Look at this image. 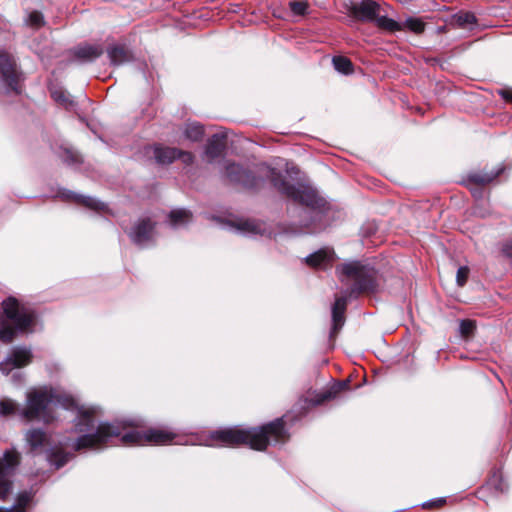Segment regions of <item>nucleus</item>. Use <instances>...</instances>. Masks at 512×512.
<instances>
[{
  "instance_id": "nucleus-1",
  "label": "nucleus",
  "mask_w": 512,
  "mask_h": 512,
  "mask_svg": "<svg viewBox=\"0 0 512 512\" xmlns=\"http://www.w3.org/2000/svg\"><path fill=\"white\" fill-rule=\"evenodd\" d=\"M125 427L118 423L99 422L96 419L95 408H78L75 419V431L82 435L77 438L73 447L76 451L84 448L101 450L110 445L142 446L146 444L165 445L181 444L175 441L176 434L151 428L146 431L135 429L124 432Z\"/></svg>"
},
{
  "instance_id": "nucleus-2",
  "label": "nucleus",
  "mask_w": 512,
  "mask_h": 512,
  "mask_svg": "<svg viewBox=\"0 0 512 512\" xmlns=\"http://www.w3.org/2000/svg\"><path fill=\"white\" fill-rule=\"evenodd\" d=\"M288 420L289 416L285 415L282 418H278L260 427L249 429L238 427L218 429L208 434L193 436L190 440L186 441L185 444L208 447L246 444L252 449L261 451L264 450L268 444H283L288 440L289 434L285 428V424Z\"/></svg>"
},
{
  "instance_id": "nucleus-3",
  "label": "nucleus",
  "mask_w": 512,
  "mask_h": 512,
  "mask_svg": "<svg viewBox=\"0 0 512 512\" xmlns=\"http://www.w3.org/2000/svg\"><path fill=\"white\" fill-rule=\"evenodd\" d=\"M268 177L282 195L304 206L303 212L309 220L302 223V226L307 228L309 233H315L326 227L330 208L314 188L302 183L290 184L286 177L274 168H269Z\"/></svg>"
},
{
  "instance_id": "nucleus-4",
  "label": "nucleus",
  "mask_w": 512,
  "mask_h": 512,
  "mask_svg": "<svg viewBox=\"0 0 512 512\" xmlns=\"http://www.w3.org/2000/svg\"><path fill=\"white\" fill-rule=\"evenodd\" d=\"M54 406L67 410L77 408L72 397L60 394L51 387L30 388L25 394V404L22 406L20 419L26 422L39 421L50 424L56 419L53 412Z\"/></svg>"
},
{
  "instance_id": "nucleus-5",
  "label": "nucleus",
  "mask_w": 512,
  "mask_h": 512,
  "mask_svg": "<svg viewBox=\"0 0 512 512\" xmlns=\"http://www.w3.org/2000/svg\"><path fill=\"white\" fill-rule=\"evenodd\" d=\"M2 311L13 326L0 324V339L11 342L17 333H32L36 322L35 311L21 303L13 296L7 297L2 302Z\"/></svg>"
},
{
  "instance_id": "nucleus-6",
  "label": "nucleus",
  "mask_w": 512,
  "mask_h": 512,
  "mask_svg": "<svg viewBox=\"0 0 512 512\" xmlns=\"http://www.w3.org/2000/svg\"><path fill=\"white\" fill-rule=\"evenodd\" d=\"M340 280L345 283L353 282L346 293L357 296L360 293H373L377 290V272L359 261L348 262L337 268Z\"/></svg>"
},
{
  "instance_id": "nucleus-7",
  "label": "nucleus",
  "mask_w": 512,
  "mask_h": 512,
  "mask_svg": "<svg viewBox=\"0 0 512 512\" xmlns=\"http://www.w3.org/2000/svg\"><path fill=\"white\" fill-rule=\"evenodd\" d=\"M24 439L33 455L45 452L46 459L56 469L63 467L70 458V454L51 447L50 436L41 428L28 429L24 434Z\"/></svg>"
},
{
  "instance_id": "nucleus-8",
  "label": "nucleus",
  "mask_w": 512,
  "mask_h": 512,
  "mask_svg": "<svg viewBox=\"0 0 512 512\" xmlns=\"http://www.w3.org/2000/svg\"><path fill=\"white\" fill-rule=\"evenodd\" d=\"M126 232L132 243L140 248L149 247L156 241L155 222L149 217L138 219Z\"/></svg>"
},
{
  "instance_id": "nucleus-9",
  "label": "nucleus",
  "mask_w": 512,
  "mask_h": 512,
  "mask_svg": "<svg viewBox=\"0 0 512 512\" xmlns=\"http://www.w3.org/2000/svg\"><path fill=\"white\" fill-rule=\"evenodd\" d=\"M20 463V454L16 451H6L0 458V500H5L12 491L9 477Z\"/></svg>"
},
{
  "instance_id": "nucleus-10",
  "label": "nucleus",
  "mask_w": 512,
  "mask_h": 512,
  "mask_svg": "<svg viewBox=\"0 0 512 512\" xmlns=\"http://www.w3.org/2000/svg\"><path fill=\"white\" fill-rule=\"evenodd\" d=\"M32 357L31 348L26 346H15L0 362V370L3 374L8 375L14 369H19L29 365L32 361Z\"/></svg>"
},
{
  "instance_id": "nucleus-11",
  "label": "nucleus",
  "mask_w": 512,
  "mask_h": 512,
  "mask_svg": "<svg viewBox=\"0 0 512 512\" xmlns=\"http://www.w3.org/2000/svg\"><path fill=\"white\" fill-rule=\"evenodd\" d=\"M20 74L14 60L5 52H0V78L7 93L20 94L18 87Z\"/></svg>"
},
{
  "instance_id": "nucleus-12",
  "label": "nucleus",
  "mask_w": 512,
  "mask_h": 512,
  "mask_svg": "<svg viewBox=\"0 0 512 512\" xmlns=\"http://www.w3.org/2000/svg\"><path fill=\"white\" fill-rule=\"evenodd\" d=\"M348 387V382L338 383L323 392H313L311 396L301 398L297 403V406H299L301 410L300 414H303V410L305 411L311 407L318 406L326 401L334 399L342 390Z\"/></svg>"
},
{
  "instance_id": "nucleus-13",
  "label": "nucleus",
  "mask_w": 512,
  "mask_h": 512,
  "mask_svg": "<svg viewBox=\"0 0 512 512\" xmlns=\"http://www.w3.org/2000/svg\"><path fill=\"white\" fill-rule=\"evenodd\" d=\"M153 155L157 163L170 164L177 158L181 159L184 164H191L193 162V155L190 152H185L177 148L163 147L156 145L153 147Z\"/></svg>"
},
{
  "instance_id": "nucleus-14",
  "label": "nucleus",
  "mask_w": 512,
  "mask_h": 512,
  "mask_svg": "<svg viewBox=\"0 0 512 512\" xmlns=\"http://www.w3.org/2000/svg\"><path fill=\"white\" fill-rule=\"evenodd\" d=\"M225 175L230 182L241 184L247 188H253L257 184L255 176L249 170L236 163H228L226 165Z\"/></svg>"
},
{
  "instance_id": "nucleus-15",
  "label": "nucleus",
  "mask_w": 512,
  "mask_h": 512,
  "mask_svg": "<svg viewBox=\"0 0 512 512\" xmlns=\"http://www.w3.org/2000/svg\"><path fill=\"white\" fill-rule=\"evenodd\" d=\"M380 6L373 0H363L360 3L352 4L349 14L363 22L375 21L379 14Z\"/></svg>"
},
{
  "instance_id": "nucleus-16",
  "label": "nucleus",
  "mask_w": 512,
  "mask_h": 512,
  "mask_svg": "<svg viewBox=\"0 0 512 512\" xmlns=\"http://www.w3.org/2000/svg\"><path fill=\"white\" fill-rule=\"evenodd\" d=\"M56 197H59L66 201H73L77 204H81L89 209L96 210V211H102L105 210L106 205L105 203L99 201L96 198L85 196L81 194H77L73 191L67 190V189H59Z\"/></svg>"
},
{
  "instance_id": "nucleus-17",
  "label": "nucleus",
  "mask_w": 512,
  "mask_h": 512,
  "mask_svg": "<svg viewBox=\"0 0 512 512\" xmlns=\"http://www.w3.org/2000/svg\"><path fill=\"white\" fill-rule=\"evenodd\" d=\"M229 229L247 237H254L257 235L262 236L267 232L265 223L254 220H240L236 223L230 224Z\"/></svg>"
},
{
  "instance_id": "nucleus-18",
  "label": "nucleus",
  "mask_w": 512,
  "mask_h": 512,
  "mask_svg": "<svg viewBox=\"0 0 512 512\" xmlns=\"http://www.w3.org/2000/svg\"><path fill=\"white\" fill-rule=\"evenodd\" d=\"M347 307V298L346 296H339L335 299V302L332 306V328L330 331V338L333 339L336 337L337 333L343 327L345 323V311Z\"/></svg>"
},
{
  "instance_id": "nucleus-19",
  "label": "nucleus",
  "mask_w": 512,
  "mask_h": 512,
  "mask_svg": "<svg viewBox=\"0 0 512 512\" xmlns=\"http://www.w3.org/2000/svg\"><path fill=\"white\" fill-rule=\"evenodd\" d=\"M106 52L110 63L114 66H120L133 60L132 52L125 45L112 44L108 46Z\"/></svg>"
},
{
  "instance_id": "nucleus-20",
  "label": "nucleus",
  "mask_w": 512,
  "mask_h": 512,
  "mask_svg": "<svg viewBox=\"0 0 512 512\" xmlns=\"http://www.w3.org/2000/svg\"><path fill=\"white\" fill-rule=\"evenodd\" d=\"M504 166L499 164L496 168L484 169L478 172H472L468 175V182L470 184L485 185L492 182L504 171Z\"/></svg>"
},
{
  "instance_id": "nucleus-21",
  "label": "nucleus",
  "mask_w": 512,
  "mask_h": 512,
  "mask_svg": "<svg viewBox=\"0 0 512 512\" xmlns=\"http://www.w3.org/2000/svg\"><path fill=\"white\" fill-rule=\"evenodd\" d=\"M225 139L226 135L224 133L212 135L207 141L205 155L211 160L218 158L225 149Z\"/></svg>"
},
{
  "instance_id": "nucleus-22",
  "label": "nucleus",
  "mask_w": 512,
  "mask_h": 512,
  "mask_svg": "<svg viewBox=\"0 0 512 512\" xmlns=\"http://www.w3.org/2000/svg\"><path fill=\"white\" fill-rule=\"evenodd\" d=\"M334 258V252L330 249H320L305 258V262L314 268H326Z\"/></svg>"
},
{
  "instance_id": "nucleus-23",
  "label": "nucleus",
  "mask_w": 512,
  "mask_h": 512,
  "mask_svg": "<svg viewBox=\"0 0 512 512\" xmlns=\"http://www.w3.org/2000/svg\"><path fill=\"white\" fill-rule=\"evenodd\" d=\"M103 54V48L100 45L86 44L79 46L74 50V56L82 62H92Z\"/></svg>"
},
{
  "instance_id": "nucleus-24",
  "label": "nucleus",
  "mask_w": 512,
  "mask_h": 512,
  "mask_svg": "<svg viewBox=\"0 0 512 512\" xmlns=\"http://www.w3.org/2000/svg\"><path fill=\"white\" fill-rule=\"evenodd\" d=\"M192 221V213L184 208L173 209L169 213V224L172 228L185 227Z\"/></svg>"
},
{
  "instance_id": "nucleus-25",
  "label": "nucleus",
  "mask_w": 512,
  "mask_h": 512,
  "mask_svg": "<svg viewBox=\"0 0 512 512\" xmlns=\"http://www.w3.org/2000/svg\"><path fill=\"white\" fill-rule=\"evenodd\" d=\"M22 406L12 398H0V417H18L20 419V412Z\"/></svg>"
},
{
  "instance_id": "nucleus-26",
  "label": "nucleus",
  "mask_w": 512,
  "mask_h": 512,
  "mask_svg": "<svg viewBox=\"0 0 512 512\" xmlns=\"http://www.w3.org/2000/svg\"><path fill=\"white\" fill-rule=\"evenodd\" d=\"M34 493L32 490H25L17 495L15 504L4 509V512H25L27 507L32 503Z\"/></svg>"
},
{
  "instance_id": "nucleus-27",
  "label": "nucleus",
  "mask_w": 512,
  "mask_h": 512,
  "mask_svg": "<svg viewBox=\"0 0 512 512\" xmlns=\"http://www.w3.org/2000/svg\"><path fill=\"white\" fill-rule=\"evenodd\" d=\"M183 136L192 142L200 141L204 136V127L198 122H187L183 127Z\"/></svg>"
},
{
  "instance_id": "nucleus-28",
  "label": "nucleus",
  "mask_w": 512,
  "mask_h": 512,
  "mask_svg": "<svg viewBox=\"0 0 512 512\" xmlns=\"http://www.w3.org/2000/svg\"><path fill=\"white\" fill-rule=\"evenodd\" d=\"M487 487L495 493H505L508 490V484L503 479L500 471L494 472L487 482Z\"/></svg>"
},
{
  "instance_id": "nucleus-29",
  "label": "nucleus",
  "mask_w": 512,
  "mask_h": 512,
  "mask_svg": "<svg viewBox=\"0 0 512 512\" xmlns=\"http://www.w3.org/2000/svg\"><path fill=\"white\" fill-rule=\"evenodd\" d=\"M453 22L460 28H468L476 24V17L471 12H459L453 15Z\"/></svg>"
},
{
  "instance_id": "nucleus-30",
  "label": "nucleus",
  "mask_w": 512,
  "mask_h": 512,
  "mask_svg": "<svg viewBox=\"0 0 512 512\" xmlns=\"http://www.w3.org/2000/svg\"><path fill=\"white\" fill-rule=\"evenodd\" d=\"M375 22L378 27L390 32L401 31L402 25L387 16H377Z\"/></svg>"
},
{
  "instance_id": "nucleus-31",
  "label": "nucleus",
  "mask_w": 512,
  "mask_h": 512,
  "mask_svg": "<svg viewBox=\"0 0 512 512\" xmlns=\"http://www.w3.org/2000/svg\"><path fill=\"white\" fill-rule=\"evenodd\" d=\"M51 96L55 102L63 105L67 109L74 106V101L71 99L70 94L62 89L52 90Z\"/></svg>"
},
{
  "instance_id": "nucleus-32",
  "label": "nucleus",
  "mask_w": 512,
  "mask_h": 512,
  "mask_svg": "<svg viewBox=\"0 0 512 512\" xmlns=\"http://www.w3.org/2000/svg\"><path fill=\"white\" fill-rule=\"evenodd\" d=\"M63 162L67 165H76L79 164L82 159L81 155L71 147L62 148V153L60 154Z\"/></svg>"
},
{
  "instance_id": "nucleus-33",
  "label": "nucleus",
  "mask_w": 512,
  "mask_h": 512,
  "mask_svg": "<svg viewBox=\"0 0 512 512\" xmlns=\"http://www.w3.org/2000/svg\"><path fill=\"white\" fill-rule=\"evenodd\" d=\"M333 66L336 71L343 74H350L352 72V62L343 56H335L332 59Z\"/></svg>"
},
{
  "instance_id": "nucleus-34",
  "label": "nucleus",
  "mask_w": 512,
  "mask_h": 512,
  "mask_svg": "<svg viewBox=\"0 0 512 512\" xmlns=\"http://www.w3.org/2000/svg\"><path fill=\"white\" fill-rule=\"evenodd\" d=\"M25 23L35 29H38L45 24L44 16L39 11H31L28 13L27 18L25 19Z\"/></svg>"
},
{
  "instance_id": "nucleus-35",
  "label": "nucleus",
  "mask_w": 512,
  "mask_h": 512,
  "mask_svg": "<svg viewBox=\"0 0 512 512\" xmlns=\"http://www.w3.org/2000/svg\"><path fill=\"white\" fill-rule=\"evenodd\" d=\"M404 25L412 32L420 34L424 31L425 24L418 18L409 17L406 19Z\"/></svg>"
},
{
  "instance_id": "nucleus-36",
  "label": "nucleus",
  "mask_w": 512,
  "mask_h": 512,
  "mask_svg": "<svg viewBox=\"0 0 512 512\" xmlns=\"http://www.w3.org/2000/svg\"><path fill=\"white\" fill-rule=\"evenodd\" d=\"M289 7L293 14L298 16H304L307 14L308 11L307 3L302 1H291L289 3Z\"/></svg>"
},
{
  "instance_id": "nucleus-37",
  "label": "nucleus",
  "mask_w": 512,
  "mask_h": 512,
  "mask_svg": "<svg viewBox=\"0 0 512 512\" xmlns=\"http://www.w3.org/2000/svg\"><path fill=\"white\" fill-rule=\"evenodd\" d=\"M469 276V268L467 266H461L458 268L456 273V282L458 286L462 287L466 284Z\"/></svg>"
},
{
  "instance_id": "nucleus-38",
  "label": "nucleus",
  "mask_w": 512,
  "mask_h": 512,
  "mask_svg": "<svg viewBox=\"0 0 512 512\" xmlns=\"http://www.w3.org/2000/svg\"><path fill=\"white\" fill-rule=\"evenodd\" d=\"M475 329V325L473 321L470 320H461L459 324V331L462 336H469L472 334Z\"/></svg>"
},
{
  "instance_id": "nucleus-39",
  "label": "nucleus",
  "mask_w": 512,
  "mask_h": 512,
  "mask_svg": "<svg viewBox=\"0 0 512 512\" xmlns=\"http://www.w3.org/2000/svg\"><path fill=\"white\" fill-rule=\"evenodd\" d=\"M446 503V499L444 497L428 500L424 503H422V507L424 509H429L433 507H440Z\"/></svg>"
},
{
  "instance_id": "nucleus-40",
  "label": "nucleus",
  "mask_w": 512,
  "mask_h": 512,
  "mask_svg": "<svg viewBox=\"0 0 512 512\" xmlns=\"http://www.w3.org/2000/svg\"><path fill=\"white\" fill-rule=\"evenodd\" d=\"M501 251L512 265V239L506 241L503 244Z\"/></svg>"
},
{
  "instance_id": "nucleus-41",
  "label": "nucleus",
  "mask_w": 512,
  "mask_h": 512,
  "mask_svg": "<svg viewBox=\"0 0 512 512\" xmlns=\"http://www.w3.org/2000/svg\"><path fill=\"white\" fill-rule=\"evenodd\" d=\"M499 95L507 102H512V89L505 88L499 90Z\"/></svg>"
},
{
  "instance_id": "nucleus-42",
  "label": "nucleus",
  "mask_w": 512,
  "mask_h": 512,
  "mask_svg": "<svg viewBox=\"0 0 512 512\" xmlns=\"http://www.w3.org/2000/svg\"><path fill=\"white\" fill-rule=\"evenodd\" d=\"M12 377H13V381L15 383L21 382V380H22V375L20 372L14 373Z\"/></svg>"
},
{
  "instance_id": "nucleus-43",
  "label": "nucleus",
  "mask_w": 512,
  "mask_h": 512,
  "mask_svg": "<svg viewBox=\"0 0 512 512\" xmlns=\"http://www.w3.org/2000/svg\"><path fill=\"white\" fill-rule=\"evenodd\" d=\"M0 512H4V509L0 507Z\"/></svg>"
}]
</instances>
